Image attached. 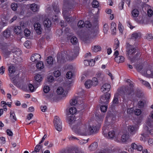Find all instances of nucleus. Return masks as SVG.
<instances>
[{"label": "nucleus", "instance_id": "57", "mask_svg": "<svg viewBox=\"0 0 153 153\" xmlns=\"http://www.w3.org/2000/svg\"><path fill=\"white\" fill-rule=\"evenodd\" d=\"M124 2V0H122L121 1L119 4V9L121 10L123 9Z\"/></svg>", "mask_w": 153, "mask_h": 153}, {"label": "nucleus", "instance_id": "4", "mask_svg": "<svg viewBox=\"0 0 153 153\" xmlns=\"http://www.w3.org/2000/svg\"><path fill=\"white\" fill-rule=\"evenodd\" d=\"M90 26L91 27H88L89 28L90 35L92 38H94L97 36L98 33V27L97 25L94 26L91 25Z\"/></svg>", "mask_w": 153, "mask_h": 153}, {"label": "nucleus", "instance_id": "50", "mask_svg": "<svg viewBox=\"0 0 153 153\" xmlns=\"http://www.w3.org/2000/svg\"><path fill=\"white\" fill-rule=\"evenodd\" d=\"M97 77L98 80L102 81L103 79V75L100 73L97 74Z\"/></svg>", "mask_w": 153, "mask_h": 153}, {"label": "nucleus", "instance_id": "6", "mask_svg": "<svg viewBox=\"0 0 153 153\" xmlns=\"http://www.w3.org/2000/svg\"><path fill=\"white\" fill-rule=\"evenodd\" d=\"M53 123L56 130L58 131H61L62 129V122L58 117H55Z\"/></svg>", "mask_w": 153, "mask_h": 153}, {"label": "nucleus", "instance_id": "51", "mask_svg": "<svg viewBox=\"0 0 153 153\" xmlns=\"http://www.w3.org/2000/svg\"><path fill=\"white\" fill-rule=\"evenodd\" d=\"M11 7V9L14 11L16 10L18 7L17 4L16 3H13L12 4Z\"/></svg>", "mask_w": 153, "mask_h": 153}, {"label": "nucleus", "instance_id": "39", "mask_svg": "<svg viewBox=\"0 0 153 153\" xmlns=\"http://www.w3.org/2000/svg\"><path fill=\"white\" fill-rule=\"evenodd\" d=\"M21 27L20 26H16L14 28V32L17 34L20 33L21 31Z\"/></svg>", "mask_w": 153, "mask_h": 153}, {"label": "nucleus", "instance_id": "13", "mask_svg": "<svg viewBox=\"0 0 153 153\" xmlns=\"http://www.w3.org/2000/svg\"><path fill=\"white\" fill-rule=\"evenodd\" d=\"M36 80L35 82H34V85L35 88H37L40 85V82L42 79V75L39 74H37L35 77Z\"/></svg>", "mask_w": 153, "mask_h": 153}, {"label": "nucleus", "instance_id": "53", "mask_svg": "<svg viewBox=\"0 0 153 153\" xmlns=\"http://www.w3.org/2000/svg\"><path fill=\"white\" fill-rule=\"evenodd\" d=\"M30 33V31L27 29H25L24 30V33L26 36L28 37L29 36Z\"/></svg>", "mask_w": 153, "mask_h": 153}, {"label": "nucleus", "instance_id": "23", "mask_svg": "<svg viewBox=\"0 0 153 153\" xmlns=\"http://www.w3.org/2000/svg\"><path fill=\"white\" fill-rule=\"evenodd\" d=\"M89 130V135L91 134H94L96 133L97 129L96 126L88 127Z\"/></svg>", "mask_w": 153, "mask_h": 153}, {"label": "nucleus", "instance_id": "19", "mask_svg": "<svg viewBox=\"0 0 153 153\" xmlns=\"http://www.w3.org/2000/svg\"><path fill=\"white\" fill-rule=\"evenodd\" d=\"M69 14V11L64 8L63 10L62 14L64 19L67 22H68L70 21L69 17L68 16V15Z\"/></svg>", "mask_w": 153, "mask_h": 153}, {"label": "nucleus", "instance_id": "28", "mask_svg": "<svg viewBox=\"0 0 153 153\" xmlns=\"http://www.w3.org/2000/svg\"><path fill=\"white\" fill-rule=\"evenodd\" d=\"M119 102L118 98L116 96H114L112 104L111 105V108H113L116 106Z\"/></svg>", "mask_w": 153, "mask_h": 153}, {"label": "nucleus", "instance_id": "27", "mask_svg": "<svg viewBox=\"0 0 153 153\" xmlns=\"http://www.w3.org/2000/svg\"><path fill=\"white\" fill-rule=\"evenodd\" d=\"M98 145L97 142H94L91 144L89 146V150L90 151H93L95 150L97 147Z\"/></svg>", "mask_w": 153, "mask_h": 153}, {"label": "nucleus", "instance_id": "41", "mask_svg": "<svg viewBox=\"0 0 153 153\" xmlns=\"http://www.w3.org/2000/svg\"><path fill=\"white\" fill-rule=\"evenodd\" d=\"M71 42L73 44L76 45L78 42V40L76 37L73 36L71 39Z\"/></svg>", "mask_w": 153, "mask_h": 153}, {"label": "nucleus", "instance_id": "16", "mask_svg": "<svg viewBox=\"0 0 153 153\" xmlns=\"http://www.w3.org/2000/svg\"><path fill=\"white\" fill-rule=\"evenodd\" d=\"M33 27L37 34H40L42 30L40 24L39 23H35L33 25Z\"/></svg>", "mask_w": 153, "mask_h": 153}, {"label": "nucleus", "instance_id": "37", "mask_svg": "<svg viewBox=\"0 0 153 153\" xmlns=\"http://www.w3.org/2000/svg\"><path fill=\"white\" fill-rule=\"evenodd\" d=\"M140 81L141 82V83L147 87L149 89L151 88V86L149 83L147 81H144L141 78H139Z\"/></svg>", "mask_w": 153, "mask_h": 153}, {"label": "nucleus", "instance_id": "29", "mask_svg": "<svg viewBox=\"0 0 153 153\" xmlns=\"http://www.w3.org/2000/svg\"><path fill=\"white\" fill-rule=\"evenodd\" d=\"M115 61L117 63L123 62L124 61V58L122 56H118V57H115L114 58Z\"/></svg>", "mask_w": 153, "mask_h": 153}, {"label": "nucleus", "instance_id": "21", "mask_svg": "<svg viewBox=\"0 0 153 153\" xmlns=\"http://www.w3.org/2000/svg\"><path fill=\"white\" fill-rule=\"evenodd\" d=\"M56 92L58 94L62 95L64 97L67 94V92L64 91L63 88L62 87L58 88Z\"/></svg>", "mask_w": 153, "mask_h": 153}, {"label": "nucleus", "instance_id": "61", "mask_svg": "<svg viewBox=\"0 0 153 153\" xmlns=\"http://www.w3.org/2000/svg\"><path fill=\"white\" fill-rule=\"evenodd\" d=\"M115 42L114 47L115 48V49L116 50L119 47L120 43L118 40H117L116 41H115Z\"/></svg>", "mask_w": 153, "mask_h": 153}, {"label": "nucleus", "instance_id": "31", "mask_svg": "<svg viewBox=\"0 0 153 153\" xmlns=\"http://www.w3.org/2000/svg\"><path fill=\"white\" fill-rule=\"evenodd\" d=\"M57 62L61 63H63L65 61V57L62 55H57Z\"/></svg>", "mask_w": 153, "mask_h": 153}, {"label": "nucleus", "instance_id": "2", "mask_svg": "<svg viewBox=\"0 0 153 153\" xmlns=\"http://www.w3.org/2000/svg\"><path fill=\"white\" fill-rule=\"evenodd\" d=\"M79 51V48L77 47L74 49L71 50V51H66V53H65L66 55V58H68L69 60H73L75 59L78 55Z\"/></svg>", "mask_w": 153, "mask_h": 153}, {"label": "nucleus", "instance_id": "18", "mask_svg": "<svg viewBox=\"0 0 153 153\" xmlns=\"http://www.w3.org/2000/svg\"><path fill=\"white\" fill-rule=\"evenodd\" d=\"M30 10L33 12H38L39 11L40 6L37 4L33 3L29 5Z\"/></svg>", "mask_w": 153, "mask_h": 153}, {"label": "nucleus", "instance_id": "54", "mask_svg": "<svg viewBox=\"0 0 153 153\" xmlns=\"http://www.w3.org/2000/svg\"><path fill=\"white\" fill-rule=\"evenodd\" d=\"M43 90L45 93H47L50 90V88L48 86H45L44 87Z\"/></svg>", "mask_w": 153, "mask_h": 153}, {"label": "nucleus", "instance_id": "52", "mask_svg": "<svg viewBox=\"0 0 153 153\" xmlns=\"http://www.w3.org/2000/svg\"><path fill=\"white\" fill-rule=\"evenodd\" d=\"M66 77L69 79H70L73 75L72 73L70 71H68L66 74Z\"/></svg>", "mask_w": 153, "mask_h": 153}, {"label": "nucleus", "instance_id": "45", "mask_svg": "<svg viewBox=\"0 0 153 153\" xmlns=\"http://www.w3.org/2000/svg\"><path fill=\"white\" fill-rule=\"evenodd\" d=\"M97 78L94 77L92 79V80H91L92 82V85L93 86H96L98 84V80Z\"/></svg>", "mask_w": 153, "mask_h": 153}, {"label": "nucleus", "instance_id": "14", "mask_svg": "<svg viewBox=\"0 0 153 153\" xmlns=\"http://www.w3.org/2000/svg\"><path fill=\"white\" fill-rule=\"evenodd\" d=\"M41 55L38 53H35L33 54L30 57V60L33 62H37L40 60Z\"/></svg>", "mask_w": 153, "mask_h": 153}, {"label": "nucleus", "instance_id": "62", "mask_svg": "<svg viewBox=\"0 0 153 153\" xmlns=\"http://www.w3.org/2000/svg\"><path fill=\"white\" fill-rule=\"evenodd\" d=\"M30 42L29 41H26L24 43V46L27 48H29L30 47Z\"/></svg>", "mask_w": 153, "mask_h": 153}, {"label": "nucleus", "instance_id": "10", "mask_svg": "<svg viewBox=\"0 0 153 153\" xmlns=\"http://www.w3.org/2000/svg\"><path fill=\"white\" fill-rule=\"evenodd\" d=\"M137 149L138 151H141L143 150V147L140 144H137L135 143H132L131 144V148L128 150L129 151L130 150L131 152H132L133 151L132 150Z\"/></svg>", "mask_w": 153, "mask_h": 153}, {"label": "nucleus", "instance_id": "15", "mask_svg": "<svg viewBox=\"0 0 153 153\" xmlns=\"http://www.w3.org/2000/svg\"><path fill=\"white\" fill-rule=\"evenodd\" d=\"M127 95H129L134 91V86L132 84L130 83L129 86H125Z\"/></svg>", "mask_w": 153, "mask_h": 153}, {"label": "nucleus", "instance_id": "35", "mask_svg": "<svg viewBox=\"0 0 153 153\" xmlns=\"http://www.w3.org/2000/svg\"><path fill=\"white\" fill-rule=\"evenodd\" d=\"M146 124L150 128H152L153 127V120L151 118H149L147 120Z\"/></svg>", "mask_w": 153, "mask_h": 153}, {"label": "nucleus", "instance_id": "1", "mask_svg": "<svg viewBox=\"0 0 153 153\" xmlns=\"http://www.w3.org/2000/svg\"><path fill=\"white\" fill-rule=\"evenodd\" d=\"M77 123L76 122V124ZM71 128L76 134L79 135L86 136L89 135V130L88 127L83 122H79Z\"/></svg>", "mask_w": 153, "mask_h": 153}, {"label": "nucleus", "instance_id": "48", "mask_svg": "<svg viewBox=\"0 0 153 153\" xmlns=\"http://www.w3.org/2000/svg\"><path fill=\"white\" fill-rule=\"evenodd\" d=\"M92 5L93 7L97 8L99 6V3L97 1L94 0L92 3Z\"/></svg>", "mask_w": 153, "mask_h": 153}, {"label": "nucleus", "instance_id": "56", "mask_svg": "<svg viewBox=\"0 0 153 153\" xmlns=\"http://www.w3.org/2000/svg\"><path fill=\"white\" fill-rule=\"evenodd\" d=\"M107 107L106 105H102L100 107V109L102 112H105L106 111Z\"/></svg>", "mask_w": 153, "mask_h": 153}, {"label": "nucleus", "instance_id": "24", "mask_svg": "<svg viewBox=\"0 0 153 153\" xmlns=\"http://www.w3.org/2000/svg\"><path fill=\"white\" fill-rule=\"evenodd\" d=\"M43 24L45 27H46L48 28L51 25V21L49 19H45L44 21Z\"/></svg>", "mask_w": 153, "mask_h": 153}, {"label": "nucleus", "instance_id": "42", "mask_svg": "<svg viewBox=\"0 0 153 153\" xmlns=\"http://www.w3.org/2000/svg\"><path fill=\"white\" fill-rule=\"evenodd\" d=\"M8 71L10 74L9 75L10 76H12V75H11V74L14 73L15 72V68L13 66H10L8 68Z\"/></svg>", "mask_w": 153, "mask_h": 153}, {"label": "nucleus", "instance_id": "11", "mask_svg": "<svg viewBox=\"0 0 153 153\" xmlns=\"http://www.w3.org/2000/svg\"><path fill=\"white\" fill-rule=\"evenodd\" d=\"M140 36V33H133L131 36V38L129 39L130 42L134 41L132 44H135L136 42V40L139 39Z\"/></svg>", "mask_w": 153, "mask_h": 153}, {"label": "nucleus", "instance_id": "22", "mask_svg": "<svg viewBox=\"0 0 153 153\" xmlns=\"http://www.w3.org/2000/svg\"><path fill=\"white\" fill-rule=\"evenodd\" d=\"M11 28H8L3 32V36L6 38H8L11 35Z\"/></svg>", "mask_w": 153, "mask_h": 153}, {"label": "nucleus", "instance_id": "58", "mask_svg": "<svg viewBox=\"0 0 153 153\" xmlns=\"http://www.w3.org/2000/svg\"><path fill=\"white\" fill-rule=\"evenodd\" d=\"M135 114L137 115L138 116L140 115L141 113V110L139 109H136L134 111Z\"/></svg>", "mask_w": 153, "mask_h": 153}, {"label": "nucleus", "instance_id": "60", "mask_svg": "<svg viewBox=\"0 0 153 153\" xmlns=\"http://www.w3.org/2000/svg\"><path fill=\"white\" fill-rule=\"evenodd\" d=\"M28 87L31 92H33L34 91L35 87L32 84H29L28 85Z\"/></svg>", "mask_w": 153, "mask_h": 153}, {"label": "nucleus", "instance_id": "33", "mask_svg": "<svg viewBox=\"0 0 153 153\" xmlns=\"http://www.w3.org/2000/svg\"><path fill=\"white\" fill-rule=\"evenodd\" d=\"M129 138V136L128 134L127 133L123 134L121 137V140L123 142H126L128 139Z\"/></svg>", "mask_w": 153, "mask_h": 153}, {"label": "nucleus", "instance_id": "30", "mask_svg": "<svg viewBox=\"0 0 153 153\" xmlns=\"http://www.w3.org/2000/svg\"><path fill=\"white\" fill-rule=\"evenodd\" d=\"M12 52L15 54L16 56H19L22 54V51L20 49L18 48H14L12 50Z\"/></svg>", "mask_w": 153, "mask_h": 153}, {"label": "nucleus", "instance_id": "5", "mask_svg": "<svg viewBox=\"0 0 153 153\" xmlns=\"http://www.w3.org/2000/svg\"><path fill=\"white\" fill-rule=\"evenodd\" d=\"M135 68L138 72L140 73L142 75L145 76H149L147 74L151 72L150 70H147V69L145 70L144 69H143V65L141 64L137 65Z\"/></svg>", "mask_w": 153, "mask_h": 153}, {"label": "nucleus", "instance_id": "20", "mask_svg": "<svg viewBox=\"0 0 153 153\" xmlns=\"http://www.w3.org/2000/svg\"><path fill=\"white\" fill-rule=\"evenodd\" d=\"M110 88L111 85L109 84L105 83L102 86L101 88V90L103 92L106 91L107 92L110 90Z\"/></svg>", "mask_w": 153, "mask_h": 153}, {"label": "nucleus", "instance_id": "40", "mask_svg": "<svg viewBox=\"0 0 153 153\" xmlns=\"http://www.w3.org/2000/svg\"><path fill=\"white\" fill-rule=\"evenodd\" d=\"M85 87L87 88H90L92 85V82L90 80H88L85 83Z\"/></svg>", "mask_w": 153, "mask_h": 153}, {"label": "nucleus", "instance_id": "55", "mask_svg": "<svg viewBox=\"0 0 153 153\" xmlns=\"http://www.w3.org/2000/svg\"><path fill=\"white\" fill-rule=\"evenodd\" d=\"M108 29V25L107 24H105L103 25V31L104 33H106Z\"/></svg>", "mask_w": 153, "mask_h": 153}, {"label": "nucleus", "instance_id": "26", "mask_svg": "<svg viewBox=\"0 0 153 153\" xmlns=\"http://www.w3.org/2000/svg\"><path fill=\"white\" fill-rule=\"evenodd\" d=\"M10 118L13 122H15L17 120L15 114L12 111H11L10 113Z\"/></svg>", "mask_w": 153, "mask_h": 153}, {"label": "nucleus", "instance_id": "63", "mask_svg": "<svg viewBox=\"0 0 153 153\" xmlns=\"http://www.w3.org/2000/svg\"><path fill=\"white\" fill-rule=\"evenodd\" d=\"M88 139H88L86 140L84 139H82L79 141V143L81 145H82L85 143H86L88 142Z\"/></svg>", "mask_w": 153, "mask_h": 153}, {"label": "nucleus", "instance_id": "17", "mask_svg": "<svg viewBox=\"0 0 153 153\" xmlns=\"http://www.w3.org/2000/svg\"><path fill=\"white\" fill-rule=\"evenodd\" d=\"M66 121L70 125L71 128L74 126L72 125V124L75 121V120L73 115H71L70 116H68L66 118Z\"/></svg>", "mask_w": 153, "mask_h": 153}, {"label": "nucleus", "instance_id": "9", "mask_svg": "<svg viewBox=\"0 0 153 153\" xmlns=\"http://www.w3.org/2000/svg\"><path fill=\"white\" fill-rule=\"evenodd\" d=\"M137 125H130L128 126V129L130 134L133 135L135 134L138 129Z\"/></svg>", "mask_w": 153, "mask_h": 153}, {"label": "nucleus", "instance_id": "25", "mask_svg": "<svg viewBox=\"0 0 153 153\" xmlns=\"http://www.w3.org/2000/svg\"><path fill=\"white\" fill-rule=\"evenodd\" d=\"M118 91L119 94L123 95H127L125 86H123L120 88Z\"/></svg>", "mask_w": 153, "mask_h": 153}, {"label": "nucleus", "instance_id": "7", "mask_svg": "<svg viewBox=\"0 0 153 153\" xmlns=\"http://www.w3.org/2000/svg\"><path fill=\"white\" fill-rule=\"evenodd\" d=\"M111 97L110 93H107L102 95L100 98V102L102 104H107L109 102Z\"/></svg>", "mask_w": 153, "mask_h": 153}, {"label": "nucleus", "instance_id": "46", "mask_svg": "<svg viewBox=\"0 0 153 153\" xmlns=\"http://www.w3.org/2000/svg\"><path fill=\"white\" fill-rule=\"evenodd\" d=\"M115 133L114 131L112 130L108 132V136L110 138H113L114 137Z\"/></svg>", "mask_w": 153, "mask_h": 153}, {"label": "nucleus", "instance_id": "38", "mask_svg": "<svg viewBox=\"0 0 153 153\" xmlns=\"http://www.w3.org/2000/svg\"><path fill=\"white\" fill-rule=\"evenodd\" d=\"M53 63V59L51 56H48L46 59L47 64L48 65H52Z\"/></svg>", "mask_w": 153, "mask_h": 153}, {"label": "nucleus", "instance_id": "43", "mask_svg": "<svg viewBox=\"0 0 153 153\" xmlns=\"http://www.w3.org/2000/svg\"><path fill=\"white\" fill-rule=\"evenodd\" d=\"M36 67L38 69H42L44 68V65L43 62H38L36 64Z\"/></svg>", "mask_w": 153, "mask_h": 153}, {"label": "nucleus", "instance_id": "47", "mask_svg": "<svg viewBox=\"0 0 153 153\" xmlns=\"http://www.w3.org/2000/svg\"><path fill=\"white\" fill-rule=\"evenodd\" d=\"M42 147V145H37L35 147L34 151L36 152H39L40 149Z\"/></svg>", "mask_w": 153, "mask_h": 153}, {"label": "nucleus", "instance_id": "49", "mask_svg": "<svg viewBox=\"0 0 153 153\" xmlns=\"http://www.w3.org/2000/svg\"><path fill=\"white\" fill-rule=\"evenodd\" d=\"M69 111L70 114L73 115L76 113V108L74 107H71L69 108Z\"/></svg>", "mask_w": 153, "mask_h": 153}, {"label": "nucleus", "instance_id": "8", "mask_svg": "<svg viewBox=\"0 0 153 153\" xmlns=\"http://www.w3.org/2000/svg\"><path fill=\"white\" fill-rule=\"evenodd\" d=\"M77 26L79 28L83 27L84 26H85L87 28H88L91 27L90 26H91V24L88 21H86L84 22L83 21L80 20L78 22Z\"/></svg>", "mask_w": 153, "mask_h": 153}, {"label": "nucleus", "instance_id": "36", "mask_svg": "<svg viewBox=\"0 0 153 153\" xmlns=\"http://www.w3.org/2000/svg\"><path fill=\"white\" fill-rule=\"evenodd\" d=\"M139 13L138 10L137 9H134L131 12V15L134 18L137 17Z\"/></svg>", "mask_w": 153, "mask_h": 153}, {"label": "nucleus", "instance_id": "3", "mask_svg": "<svg viewBox=\"0 0 153 153\" xmlns=\"http://www.w3.org/2000/svg\"><path fill=\"white\" fill-rule=\"evenodd\" d=\"M126 47L127 48V56L131 60V61L133 62L134 60V59L131 58V55L135 53L136 49L128 43H127Z\"/></svg>", "mask_w": 153, "mask_h": 153}, {"label": "nucleus", "instance_id": "59", "mask_svg": "<svg viewBox=\"0 0 153 153\" xmlns=\"http://www.w3.org/2000/svg\"><path fill=\"white\" fill-rule=\"evenodd\" d=\"M53 73L54 76L56 77L59 76L61 75L60 72L59 70L54 71Z\"/></svg>", "mask_w": 153, "mask_h": 153}, {"label": "nucleus", "instance_id": "44", "mask_svg": "<svg viewBox=\"0 0 153 153\" xmlns=\"http://www.w3.org/2000/svg\"><path fill=\"white\" fill-rule=\"evenodd\" d=\"M77 102V100L75 98L72 99L70 101V105L71 106L76 105Z\"/></svg>", "mask_w": 153, "mask_h": 153}, {"label": "nucleus", "instance_id": "12", "mask_svg": "<svg viewBox=\"0 0 153 153\" xmlns=\"http://www.w3.org/2000/svg\"><path fill=\"white\" fill-rule=\"evenodd\" d=\"M0 48L2 50V53L4 57L6 58L8 57L9 56L10 53L11 52L5 48L2 45V44H0Z\"/></svg>", "mask_w": 153, "mask_h": 153}, {"label": "nucleus", "instance_id": "32", "mask_svg": "<svg viewBox=\"0 0 153 153\" xmlns=\"http://www.w3.org/2000/svg\"><path fill=\"white\" fill-rule=\"evenodd\" d=\"M116 24L114 22H111V30L112 31V34H114L116 33Z\"/></svg>", "mask_w": 153, "mask_h": 153}, {"label": "nucleus", "instance_id": "34", "mask_svg": "<svg viewBox=\"0 0 153 153\" xmlns=\"http://www.w3.org/2000/svg\"><path fill=\"white\" fill-rule=\"evenodd\" d=\"M101 50V46L99 45L94 46L92 47V51L95 52H97L100 51Z\"/></svg>", "mask_w": 153, "mask_h": 153}, {"label": "nucleus", "instance_id": "64", "mask_svg": "<svg viewBox=\"0 0 153 153\" xmlns=\"http://www.w3.org/2000/svg\"><path fill=\"white\" fill-rule=\"evenodd\" d=\"M148 15L149 16H151L153 14V11L151 9H149L148 10L147 12Z\"/></svg>", "mask_w": 153, "mask_h": 153}]
</instances>
